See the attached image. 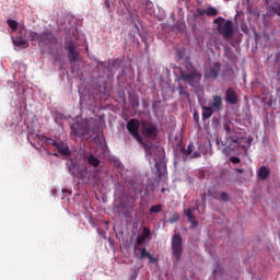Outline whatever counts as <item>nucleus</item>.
Returning <instances> with one entry per match:
<instances>
[{"mask_svg": "<svg viewBox=\"0 0 280 280\" xmlns=\"http://www.w3.org/2000/svg\"><path fill=\"white\" fill-rule=\"evenodd\" d=\"M179 79L196 89L202 80V73L191 62H185L184 67L179 68Z\"/></svg>", "mask_w": 280, "mask_h": 280, "instance_id": "1", "label": "nucleus"}, {"mask_svg": "<svg viewBox=\"0 0 280 280\" xmlns=\"http://www.w3.org/2000/svg\"><path fill=\"white\" fill-rule=\"evenodd\" d=\"M224 130L226 132L225 141L222 142V145H225L223 149V154H231V152L242 148L245 152L248 151V147L242 145V139L238 136L233 135V128H231V125L229 122L224 124Z\"/></svg>", "mask_w": 280, "mask_h": 280, "instance_id": "2", "label": "nucleus"}, {"mask_svg": "<svg viewBox=\"0 0 280 280\" xmlns=\"http://www.w3.org/2000/svg\"><path fill=\"white\" fill-rule=\"evenodd\" d=\"M214 24L217 25V32L222 36L224 40H231V38H233L235 34L233 21L219 16L214 19Z\"/></svg>", "mask_w": 280, "mask_h": 280, "instance_id": "3", "label": "nucleus"}, {"mask_svg": "<svg viewBox=\"0 0 280 280\" xmlns=\"http://www.w3.org/2000/svg\"><path fill=\"white\" fill-rule=\"evenodd\" d=\"M40 141L44 143L43 147L45 145H54L56 150H58L59 154L61 156H69L71 154V151H69V144L66 141H57L55 139L42 136Z\"/></svg>", "mask_w": 280, "mask_h": 280, "instance_id": "4", "label": "nucleus"}, {"mask_svg": "<svg viewBox=\"0 0 280 280\" xmlns=\"http://www.w3.org/2000/svg\"><path fill=\"white\" fill-rule=\"evenodd\" d=\"M171 248L175 261H180V257H183V236L180 234L173 235Z\"/></svg>", "mask_w": 280, "mask_h": 280, "instance_id": "5", "label": "nucleus"}, {"mask_svg": "<svg viewBox=\"0 0 280 280\" xmlns=\"http://www.w3.org/2000/svg\"><path fill=\"white\" fill-rule=\"evenodd\" d=\"M140 130L147 139H151L154 141L156 139V135H159V129L156 125L152 124L151 121L142 120L140 121Z\"/></svg>", "mask_w": 280, "mask_h": 280, "instance_id": "6", "label": "nucleus"}, {"mask_svg": "<svg viewBox=\"0 0 280 280\" xmlns=\"http://www.w3.org/2000/svg\"><path fill=\"white\" fill-rule=\"evenodd\" d=\"M139 128L141 129V122L132 118L127 122V130L130 132L131 137L138 141V143H143V137L139 133Z\"/></svg>", "mask_w": 280, "mask_h": 280, "instance_id": "7", "label": "nucleus"}, {"mask_svg": "<svg viewBox=\"0 0 280 280\" xmlns=\"http://www.w3.org/2000/svg\"><path fill=\"white\" fill-rule=\"evenodd\" d=\"M71 130L77 137H86L91 132V127L89 126V121L84 124L74 122L71 125Z\"/></svg>", "mask_w": 280, "mask_h": 280, "instance_id": "8", "label": "nucleus"}, {"mask_svg": "<svg viewBox=\"0 0 280 280\" xmlns=\"http://www.w3.org/2000/svg\"><path fill=\"white\" fill-rule=\"evenodd\" d=\"M69 172H70V174H72V176L74 178H81V180L83 183H89V180H91L89 171H86V168L78 167L77 171H75V166L72 165V166H69Z\"/></svg>", "mask_w": 280, "mask_h": 280, "instance_id": "9", "label": "nucleus"}, {"mask_svg": "<svg viewBox=\"0 0 280 280\" xmlns=\"http://www.w3.org/2000/svg\"><path fill=\"white\" fill-rule=\"evenodd\" d=\"M66 51H68V58L71 65H73V62H80V52H78L75 44L69 43L66 46Z\"/></svg>", "mask_w": 280, "mask_h": 280, "instance_id": "10", "label": "nucleus"}, {"mask_svg": "<svg viewBox=\"0 0 280 280\" xmlns=\"http://www.w3.org/2000/svg\"><path fill=\"white\" fill-rule=\"evenodd\" d=\"M220 75V62H214L208 70L205 72L206 80H218Z\"/></svg>", "mask_w": 280, "mask_h": 280, "instance_id": "11", "label": "nucleus"}, {"mask_svg": "<svg viewBox=\"0 0 280 280\" xmlns=\"http://www.w3.org/2000/svg\"><path fill=\"white\" fill-rule=\"evenodd\" d=\"M56 40V37H54V33L50 31H44L43 33H39L37 36V43H45L46 45H51Z\"/></svg>", "mask_w": 280, "mask_h": 280, "instance_id": "12", "label": "nucleus"}, {"mask_svg": "<svg viewBox=\"0 0 280 280\" xmlns=\"http://www.w3.org/2000/svg\"><path fill=\"white\" fill-rule=\"evenodd\" d=\"M13 44L15 47H21V49H27V47H30L27 38L21 33H19V35L13 39Z\"/></svg>", "mask_w": 280, "mask_h": 280, "instance_id": "13", "label": "nucleus"}, {"mask_svg": "<svg viewBox=\"0 0 280 280\" xmlns=\"http://www.w3.org/2000/svg\"><path fill=\"white\" fill-rule=\"evenodd\" d=\"M225 102H228V104H232V105L237 104V102H238L237 92H235V90H233V88H229L226 90Z\"/></svg>", "mask_w": 280, "mask_h": 280, "instance_id": "14", "label": "nucleus"}, {"mask_svg": "<svg viewBox=\"0 0 280 280\" xmlns=\"http://www.w3.org/2000/svg\"><path fill=\"white\" fill-rule=\"evenodd\" d=\"M184 215H186L188 222H190V229H196V226H198V219L195 217L190 208L185 210Z\"/></svg>", "mask_w": 280, "mask_h": 280, "instance_id": "15", "label": "nucleus"}, {"mask_svg": "<svg viewBox=\"0 0 280 280\" xmlns=\"http://www.w3.org/2000/svg\"><path fill=\"white\" fill-rule=\"evenodd\" d=\"M20 34H23V36H25L27 43L33 42V40H38V33L33 32V31H27L25 28H22L20 31Z\"/></svg>", "mask_w": 280, "mask_h": 280, "instance_id": "16", "label": "nucleus"}, {"mask_svg": "<svg viewBox=\"0 0 280 280\" xmlns=\"http://www.w3.org/2000/svg\"><path fill=\"white\" fill-rule=\"evenodd\" d=\"M222 106H223L222 96H220V95L213 96V102H212L210 108H212L213 110L220 112V110H222Z\"/></svg>", "mask_w": 280, "mask_h": 280, "instance_id": "17", "label": "nucleus"}, {"mask_svg": "<svg viewBox=\"0 0 280 280\" xmlns=\"http://www.w3.org/2000/svg\"><path fill=\"white\" fill-rule=\"evenodd\" d=\"M135 255L138 259H145L150 256V253H148L145 247H135Z\"/></svg>", "mask_w": 280, "mask_h": 280, "instance_id": "18", "label": "nucleus"}, {"mask_svg": "<svg viewBox=\"0 0 280 280\" xmlns=\"http://www.w3.org/2000/svg\"><path fill=\"white\" fill-rule=\"evenodd\" d=\"M258 178H260V180H266L268 178V176H270V168H268V166H261L258 170Z\"/></svg>", "mask_w": 280, "mask_h": 280, "instance_id": "19", "label": "nucleus"}, {"mask_svg": "<svg viewBox=\"0 0 280 280\" xmlns=\"http://www.w3.org/2000/svg\"><path fill=\"white\" fill-rule=\"evenodd\" d=\"M202 120L206 121V119H210V117L213 115V107L211 106H202Z\"/></svg>", "mask_w": 280, "mask_h": 280, "instance_id": "20", "label": "nucleus"}, {"mask_svg": "<svg viewBox=\"0 0 280 280\" xmlns=\"http://www.w3.org/2000/svg\"><path fill=\"white\" fill-rule=\"evenodd\" d=\"M88 163L92 166V167H100V159L95 158V155L90 154L88 156Z\"/></svg>", "mask_w": 280, "mask_h": 280, "instance_id": "21", "label": "nucleus"}, {"mask_svg": "<svg viewBox=\"0 0 280 280\" xmlns=\"http://www.w3.org/2000/svg\"><path fill=\"white\" fill-rule=\"evenodd\" d=\"M7 24L12 30V32H16V30H19V22H16L15 20H8Z\"/></svg>", "mask_w": 280, "mask_h": 280, "instance_id": "22", "label": "nucleus"}, {"mask_svg": "<svg viewBox=\"0 0 280 280\" xmlns=\"http://www.w3.org/2000/svg\"><path fill=\"white\" fill-rule=\"evenodd\" d=\"M192 152H194V144L189 143L187 149L183 150L184 159H187V156H189V154H191Z\"/></svg>", "mask_w": 280, "mask_h": 280, "instance_id": "23", "label": "nucleus"}, {"mask_svg": "<svg viewBox=\"0 0 280 280\" xmlns=\"http://www.w3.org/2000/svg\"><path fill=\"white\" fill-rule=\"evenodd\" d=\"M149 211L150 213H161V211H163V206L161 205L152 206Z\"/></svg>", "mask_w": 280, "mask_h": 280, "instance_id": "24", "label": "nucleus"}, {"mask_svg": "<svg viewBox=\"0 0 280 280\" xmlns=\"http://www.w3.org/2000/svg\"><path fill=\"white\" fill-rule=\"evenodd\" d=\"M207 16H218V9L213 7L207 8Z\"/></svg>", "mask_w": 280, "mask_h": 280, "instance_id": "25", "label": "nucleus"}, {"mask_svg": "<svg viewBox=\"0 0 280 280\" xmlns=\"http://www.w3.org/2000/svg\"><path fill=\"white\" fill-rule=\"evenodd\" d=\"M177 91H178L179 95H184V97H189V92H187V88L179 85L177 88Z\"/></svg>", "mask_w": 280, "mask_h": 280, "instance_id": "26", "label": "nucleus"}, {"mask_svg": "<svg viewBox=\"0 0 280 280\" xmlns=\"http://www.w3.org/2000/svg\"><path fill=\"white\" fill-rule=\"evenodd\" d=\"M178 220H180V215H178V213H174L168 220L167 222L170 224H174L176 222H178Z\"/></svg>", "mask_w": 280, "mask_h": 280, "instance_id": "27", "label": "nucleus"}, {"mask_svg": "<svg viewBox=\"0 0 280 280\" xmlns=\"http://www.w3.org/2000/svg\"><path fill=\"white\" fill-rule=\"evenodd\" d=\"M107 12H113V0H105V5Z\"/></svg>", "mask_w": 280, "mask_h": 280, "instance_id": "28", "label": "nucleus"}, {"mask_svg": "<svg viewBox=\"0 0 280 280\" xmlns=\"http://www.w3.org/2000/svg\"><path fill=\"white\" fill-rule=\"evenodd\" d=\"M145 240H147L145 236H142V234H140V235L137 237V245H138V246H143Z\"/></svg>", "mask_w": 280, "mask_h": 280, "instance_id": "29", "label": "nucleus"}, {"mask_svg": "<svg viewBox=\"0 0 280 280\" xmlns=\"http://www.w3.org/2000/svg\"><path fill=\"white\" fill-rule=\"evenodd\" d=\"M231 163H233L234 165H237L238 163H242V160H240V158L237 156H232L230 158Z\"/></svg>", "mask_w": 280, "mask_h": 280, "instance_id": "30", "label": "nucleus"}, {"mask_svg": "<svg viewBox=\"0 0 280 280\" xmlns=\"http://www.w3.org/2000/svg\"><path fill=\"white\" fill-rule=\"evenodd\" d=\"M141 235L144 236L145 238L150 237V229L143 228Z\"/></svg>", "mask_w": 280, "mask_h": 280, "instance_id": "31", "label": "nucleus"}, {"mask_svg": "<svg viewBox=\"0 0 280 280\" xmlns=\"http://www.w3.org/2000/svg\"><path fill=\"white\" fill-rule=\"evenodd\" d=\"M221 200H223V202H229V194L221 192Z\"/></svg>", "mask_w": 280, "mask_h": 280, "instance_id": "32", "label": "nucleus"}, {"mask_svg": "<svg viewBox=\"0 0 280 280\" xmlns=\"http://www.w3.org/2000/svg\"><path fill=\"white\" fill-rule=\"evenodd\" d=\"M147 259H149V264H156V258H154L152 256V254H149V256L147 257Z\"/></svg>", "mask_w": 280, "mask_h": 280, "instance_id": "33", "label": "nucleus"}, {"mask_svg": "<svg viewBox=\"0 0 280 280\" xmlns=\"http://www.w3.org/2000/svg\"><path fill=\"white\" fill-rule=\"evenodd\" d=\"M159 161L155 160V168H156V172L159 174V177L161 178V168L159 167Z\"/></svg>", "mask_w": 280, "mask_h": 280, "instance_id": "34", "label": "nucleus"}, {"mask_svg": "<svg viewBox=\"0 0 280 280\" xmlns=\"http://www.w3.org/2000/svg\"><path fill=\"white\" fill-rule=\"evenodd\" d=\"M197 12H198V14H199L200 16H205V14H206V16H207V9L197 10Z\"/></svg>", "mask_w": 280, "mask_h": 280, "instance_id": "35", "label": "nucleus"}, {"mask_svg": "<svg viewBox=\"0 0 280 280\" xmlns=\"http://www.w3.org/2000/svg\"><path fill=\"white\" fill-rule=\"evenodd\" d=\"M192 117H194V120L197 121V122H198L199 119H200V116L198 115V112H195L194 115H192Z\"/></svg>", "mask_w": 280, "mask_h": 280, "instance_id": "36", "label": "nucleus"}, {"mask_svg": "<svg viewBox=\"0 0 280 280\" xmlns=\"http://www.w3.org/2000/svg\"><path fill=\"white\" fill-rule=\"evenodd\" d=\"M131 104L133 108H137L139 106V100L135 98Z\"/></svg>", "mask_w": 280, "mask_h": 280, "instance_id": "37", "label": "nucleus"}, {"mask_svg": "<svg viewBox=\"0 0 280 280\" xmlns=\"http://www.w3.org/2000/svg\"><path fill=\"white\" fill-rule=\"evenodd\" d=\"M199 156H200V152H195V153H192L190 159H199Z\"/></svg>", "mask_w": 280, "mask_h": 280, "instance_id": "38", "label": "nucleus"}, {"mask_svg": "<svg viewBox=\"0 0 280 280\" xmlns=\"http://www.w3.org/2000/svg\"><path fill=\"white\" fill-rule=\"evenodd\" d=\"M161 191H162V194H165V191H167V189L162 188Z\"/></svg>", "mask_w": 280, "mask_h": 280, "instance_id": "39", "label": "nucleus"}, {"mask_svg": "<svg viewBox=\"0 0 280 280\" xmlns=\"http://www.w3.org/2000/svg\"><path fill=\"white\" fill-rule=\"evenodd\" d=\"M253 140H250V139H248V144L250 145V142H252Z\"/></svg>", "mask_w": 280, "mask_h": 280, "instance_id": "40", "label": "nucleus"}, {"mask_svg": "<svg viewBox=\"0 0 280 280\" xmlns=\"http://www.w3.org/2000/svg\"><path fill=\"white\" fill-rule=\"evenodd\" d=\"M135 25H136V28L139 31V26L137 24H135Z\"/></svg>", "mask_w": 280, "mask_h": 280, "instance_id": "41", "label": "nucleus"}, {"mask_svg": "<svg viewBox=\"0 0 280 280\" xmlns=\"http://www.w3.org/2000/svg\"><path fill=\"white\" fill-rule=\"evenodd\" d=\"M217 272H218V270L214 269V270H213V273L215 275Z\"/></svg>", "mask_w": 280, "mask_h": 280, "instance_id": "42", "label": "nucleus"}, {"mask_svg": "<svg viewBox=\"0 0 280 280\" xmlns=\"http://www.w3.org/2000/svg\"><path fill=\"white\" fill-rule=\"evenodd\" d=\"M238 172H242V170H238Z\"/></svg>", "mask_w": 280, "mask_h": 280, "instance_id": "43", "label": "nucleus"}]
</instances>
